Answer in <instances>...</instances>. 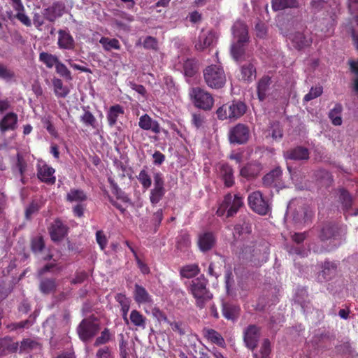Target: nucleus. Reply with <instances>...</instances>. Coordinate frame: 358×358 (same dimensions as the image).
<instances>
[{"label": "nucleus", "mask_w": 358, "mask_h": 358, "mask_svg": "<svg viewBox=\"0 0 358 358\" xmlns=\"http://www.w3.org/2000/svg\"><path fill=\"white\" fill-rule=\"evenodd\" d=\"M217 41L215 33L213 31L204 32L202 31L199 36L198 41L195 43V48L202 51L206 48L213 45Z\"/></svg>", "instance_id": "15"}, {"label": "nucleus", "mask_w": 358, "mask_h": 358, "mask_svg": "<svg viewBox=\"0 0 358 358\" xmlns=\"http://www.w3.org/2000/svg\"><path fill=\"white\" fill-rule=\"evenodd\" d=\"M88 278V274L87 272L83 271L76 272L75 278L72 279L71 283L72 285L81 284Z\"/></svg>", "instance_id": "60"}, {"label": "nucleus", "mask_w": 358, "mask_h": 358, "mask_svg": "<svg viewBox=\"0 0 358 358\" xmlns=\"http://www.w3.org/2000/svg\"><path fill=\"white\" fill-rule=\"evenodd\" d=\"M215 243V237L211 232H205L199 236L198 245L200 250L203 252L210 250Z\"/></svg>", "instance_id": "22"}, {"label": "nucleus", "mask_w": 358, "mask_h": 358, "mask_svg": "<svg viewBox=\"0 0 358 358\" xmlns=\"http://www.w3.org/2000/svg\"><path fill=\"white\" fill-rule=\"evenodd\" d=\"M289 38L291 40L293 46L299 50L310 46L312 43V38L300 31L291 34Z\"/></svg>", "instance_id": "19"}, {"label": "nucleus", "mask_w": 358, "mask_h": 358, "mask_svg": "<svg viewBox=\"0 0 358 358\" xmlns=\"http://www.w3.org/2000/svg\"><path fill=\"white\" fill-rule=\"evenodd\" d=\"M243 205V198L239 194L233 196L231 193H228L224 197L216 213L218 216H222L226 213L227 217H233Z\"/></svg>", "instance_id": "3"}, {"label": "nucleus", "mask_w": 358, "mask_h": 358, "mask_svg": "<svg viewBox=\"0 0 358 358\" xmlns=\"http://www.w3.org/2000/svg\"><path fill=\"white\" fill-rule=\"evenodd\" d=\"M208 280L201 275L192 280L190 291L196 299V305L203 308L206 303L213 298V294L206 288Z\"/></svg>", "instance_id": "1"}, {"label": "nucleus", "mask_w": 358, "mask_h": 358, "mask_svg": "<svg viewBox=\"0 0 358 358\" xmlns=\"http://www.w3.org/2000/svg\"><path fill=\"white\" fill-rule=\"evenodd\" d=\"M99 43L102 45L103 48L107 50L110 51L112 49L119 50L120 46L118 40L115 38L110 39L106 37H102Z\"/></svg>", "instance_id": "49"}, {"label": "nucleus", "mask_w": 358, "mask_h": 358, "mask_svg": "<svg viewBox=\"0 0 358 358\" xmlns=\"http://www.w3.org/2000/svg\"><path fill=\"white\" fill-rule=\"evenodd\" d=\"M100 329L99 320L91 315L80 322L76 331L82 341L88 342L97 334Z\"/></svg>", "instance_id": "2"}, {"label": "nucleus", "mask_w": 358, "mask_h": 358, "mask_svg": "<svg viewBox=\"0 0 358 358\" xmlns=\"http://www.w3.org/2000/svg\"><path fill=\"white\" fill-rule=\"evenodd\" d=\"M189 236L187 234L181 235L177 242V248L181 251L185 250L190 245Z\"/></svg>", "instance_id": "59"}, {"label": "nucleus", "mask_w": 358, "mask_h": 358, "mask_svg": "<svg viewBox=\"0 0 358 358\" xmlns=\"http://www.w3.org/2000/svg\"><path fill=\"white\" fill-rule=\"evenodd\" d=\"M55 169L47 164L38 166L37 176L38 178L42 182L48 185H53L55 183L56 178L53 176Z\"/></svg>", "instance_id": "21"}, {"label": "nucleus", "mask_w": 358, "mask_h": 358, "mask_svg": "<svg viewBox=\"0 0 358 358\" xmlns=\"http://www.w3.org/2000/svg\"><path fill=\"white\" fill-rule=\"evenodd\" d=\"M248 42L234 41L231 46V55L237 62H242L246 59V46Z\"/></svg>", "instance_id": "20"}, {"label": "nucleus", "mask_w": 358, "mask_h": 358, "mask_svg": "<svg viewBox=\"0 0 358 358\" xmlns=\"http://www.w3.org/2000/svg\"><path fill=\"white\" fill-rule=\"evenodd\" d=\"M115 299L121 305V310L122 311V317L127 324L129 323L127 318V313L129 310V300L125 296V295L119 293L115 296Z\"/></svg>", "instance_id": "43"}, {"label": "nucleus", "mask_w": 358, "mask_h": 358, "mask_svg": "<svg viewBox=\"0 0 358 358\" xmlns=\"http://www.w3.org/2000/svg\"><path fill=\"white\" fill-rule=\"evenodd\" d=\"M39 59L49 69L53 66H56L59 62V58L56 55L45 52H42L39 54Z\"/></svg>", "instance_id": "44"}, {"label": "nucleus", "mask_w": 358, "mask_h": 358, "mask_svg": "<svg viewBox=\"0 0 358 358\" xmlns=\"http://www.w3.org/2000/svg\"><path fill=\"white\" fill-rule=\"evenodd\" d=\"M338 264L329 260L324 261L322 264V271L318 273V279L321 281L332 280L338 273Z\"/></svg>", "instance_id": "12"}, {"label": "nucleus", "mask_w": 358, "mask_h": 358, "mask_svg": "<svg viewBox=\"0 0 358 358\" xmlns=\"http://www.w3.org/2000/svg\"><path fill=\"white\" fill-rule=\"evenodd\" d=\"M134 299L138 303H150L152 301L146 289L138 284L135 285Z\"/></svg>", "instance_id": "36"}, {"label": "nucleus", "mask_w": 358, "mask_h": 358, "mask_svg": "<svg viewBox=\"0 0 358 358\" xmlns=\"http://www.w3.org/2000/svg\"><path fill=\"white\" fill-rule=\"evenodd\" d=\"M220 177L226 187H231L234 185V170L228 164H223L220 168Z\"/></svg>", "instance_id": "29"}, {"label": "nucleus", "mask_w": 358, "mask_h": 358, "mask_svg": "<svg viewBox=\"0 0 358 358\" xmlns=\"http://www.w3.org/2000/svg\"><path fill=\"white\" fill-rule=\"evenodd\" d=\"M260 338L259 328L255 324L249 325L244 331L243 341L248 348L254 351Z\"/></svg>", "instance_id": "10"}, {"label": "nucleus", "mask_w": 358, "mask_h": 358, "mask_svg": "<svg viewBox=\"0 0 358 358\" xmlns=\"http://www.w3.org/2000/svg\"><path fill=\"white\" fill-rule=\"evenodd\" d=\"M271 352V342L269 339L263 340L260 349L258 352H253V358H270Z\"/></svg>", "instance_id": "39"}, {"label": "nucleus", "mask_w": 358, "mask_h": 358, "mask_svg": "<svg viewBox=\"0 0 358 358\" xmlns=\"http://www.w3.org/2000/svg\"><path fill=\"white\" fill-rule=\"evenodd\" d=\"M282 171L280 167L271 170L269 173L266 174L263 178V184L269 187H275L281 189L285 187L282 180Z\"/></svg>", "instance_id": "11"}, {"label": "nucleus", "mask_w": 358, "mask_h": 358, "mask_svg": "<svg viewBox=\"0 0 358 358\" xmlns=\"http://www.w3.org/2000/svg\"><path fill=\"white\" fill-rule=\"evenodd\" d=\"M256 70L253 64L248 63L241 66V78L245 81H250L255 76Z\"/></svg>", "instance_id": "47"}, {"label": "nucleus", "mask_w": 358, "mask_h": 358, "mask_svg": "<svg viewBox=\"0 0 358 358\" xmlns=\"http://www.w3.org/2000/svg\"><path fill=\"white\" fill-rule=\"evenodd\" d=\"M110 339V333L108 329L105 328L101 333V335L98 336L94 343V345L97 347L101 345L106 344Z\"/></svg>", "instance_id": "56"}, {"label": "nucleus", "mask_w": 358, "mask_h": 358, "mask_svg": "<svg viewBox=\"0 0 358 358\" xmlns=\"http://www.w3.org/2000/svg\"><path fill=\"white\" fill-rule=\"evenodd\" d=\"M229 110V119L237 120L244 115L247 106L242 101H233L231 104H226Z\"/></svg>", "instance_id": "25"}, {"label": "nucleus", "mask_w": 358, "mask_h": 358, "mask_svg": "<svg viewBox=\"0 0 358 358\" xmlns=\"http://www.w3.org/2000/svg\"><path fill=\"white\" fill-rule=\"evenodd\" d=\"M272 83L271 77L268 76H263L257 83V96L260 101H263L266 98L270 87Z\"/></svg>", "instance_id": "27"}, {"label": "nucleus", "mask_w": 358, "mask_h": 358, "mask_svg": "<svg viewBox=\"0 0 358 358\" xmlns=\"http://www.w3.org/2000/svg\"><path fill=\"white\" fill-rule=\"evenodd\" d=\"M15 77V74L13 71L8 69L6 66L0 64V78L6 80V81H10L14 79Z\"/></svg>", "instance_id": "57"}, {"label": "nucleus", "mask_w": 358, "mask_h": 358, "mask_svg": "<svg viewBox=\"0 0 358 358\" xmlns=\"http://www.w3.org/2000/svg\"><path fill=\"white\" fill-rule=\"evenodd\" d=\"M129 318L134 325L145 329V317H143L138 311L133 310L131 312Z\"/></svg>", "instance_id": "48"}, {"label": "nucleus", "mask_w": 358, "mask_h": 358, "mask_svg": "<svg viewBox=\"0 0 358 358\" xmlns=\"http://www.w3.org/2000/svg\"><path fill=\"white\" fill-rule=\"evenodd\" d=\"M322 94V87H311L309 92L305 95L303 98V101L306 102L310 101L318 96H320Z\"/></svg>", "instance_id": "58"}, {"label": "nucleus", "mask_w": 358, "mask_h": 358, "mask_svg": "<svg viewBox=\"0 0 358 358\" xmlns=\"http://www.w3.org/2000/svg\"><path fill=\"white\" fill-rule=\"evenodd\" d=\"M52 83L54 87V92L58 98H66L68 96L70 90L68 87L63 85L61 79L54 78Z\"/></svg>", "instance_id": "38"}, {"label": "nucleus", "mask_w": 358, "mask_h": 358, "mask_svg": "<svg viewBox=\"0 0 358 358\" xmlns=\"http://www.w3.org/2000/svg\"><path fill=\"white\" fill-rule=\"evenodd\" d=\"M192 124L197 128H200L205 122V117L201 113L192 114Z\"/></svg>", "instance_id": "62"}, {"label": "nucleus", "mask_w": 358, "mask_h": 358, "mask_svg": "<svg viewBox=\"0 0 358 358\" xmlns=\"http://www.w3.org/2000/svg\"><path fill=\"white\" fill-rule=\"evenodd\" d=\"M154 187L150 190V200L152 204L158 203L166 193L164 180L160 172L155 173L153 175Z\"/></svg>", "instance_id": "8"}, {"label": "nucleus", "mask_w": 358, "mask_h": 358, "mask_svg": "<svg viewBox=\"0 0 358 358\" xmlns=\"http://www.w3.org/2000/svg\"><path fill=\"white\" fill-rule=\"evenodd\" d=\"M17 115L15 113H8L0 121V131L3 134L8 130H15L17 127Z\"/></svg>", "instance_id": "26"}, {"label": "nucleus", "mask_w": 358, "mask_h": 358, "mask_svg": "<svg viewBox=\"0 0 358 358\" xmlns=\"http://www.w3.org/2000/svg\"><path fill=\"white\" fill-rule=\"evenodd\" d=\"M250 137V130L247 126L238 124L232 127L229 132V141L231 144H245Z\"/></svg>", "instance_id": "7"}, {"label": "nucleus", "mask_w": 358, "mask_h": 358, "mask_svg": "<svg viewBox=\"0 0 358 358\" xmlns=\"http://www.w3.org/2000/svg\"><path fill=\"white\" fill-rule=\"evenodd\" d=\"M312 216L313 212L309 206L303 204L295 209L292 214V219L296 224H302L309 222Z\"/></svg>", "instance_id": "16"}, {"label": "nucleus", "mask_w": 358, "mask_h": 358, "mask_svg": "<svg viewBox=\"0 0 358 358\" xmlns=\"http://www.w3.org/2000/svg\"><path fill=\"white\" fill-rule=\"evenodd\" d=\"M143 46L146 49L156 50L157 48V41L152 36H147L143 41Z\"/></svg>", "instance_id": "64"}, {"label": "nucleus", "mask_w": 358, "mask_h": 358, "mask_svg": "<svg viewBox=\"0 0 358 358\" xmlns=\"http://www.w3.org/2000/svg\"><path fill=\"white\" fill-rule=\"evenodd\" d=\"M180 273L182 277L191 278L199 273V268L197 264H189L182 267Z\"/></svg>", "instance_id": "45"}, {"label": "nucleus", "mask_w": 358, "mask_h": 358, "mask_svg": "<svg viewBox=\"0 0 358 358\" xmlns=\"http://www.w3.org/2000/svg\"><path fill=\"white\" fill-rule=\"evenodd\" d=\"M314 175L317 181L319 182L322 186L328 187L331 185L333 178L329 171L324 169H319L315 171Z\"/></svg>", "instance_id": "34"}, {"label": "nucleus", "mask_w": 358, "mask_h": 358, "mask_svg": "<svg viewBox=\"0 0 358 358\" xmlns=\"http://www.w3.org/2000/svg\"><path fill=\"white\" fill-rule=\"evenodd\" d=\"M64 10L65 6L63 3L55 1L48 8L43 9L42 14L47 20L52 22L63 15Z\"/></svg>", "instance_id": "14"}, {"label": "nucleus", "mask_w": 358, "mask_h": 358, "mask_svg": "<svg viewBox=\"0 0 358 358\" xmlns=\"http://www.w3.org/2000/svg\"><path fill=\"white\" fill-rule=\"evenodd\" d=\"M327 0H311L310 3V9L311 13L315 15L321 12L327 6Z\"/></svg>", "instance_id": "53"}, {"label": "nucleus", "mask_w": 358, "mask_h": 358, "mask_svg": "<svg viewBox=\"0 0 358 358\" xmlns=\"http://www.w3.org/2000/svg\"><path fill=\"white\" fill-rule=\"evenodd\" d=\"M66 200L69 202L80 203L87 200V196L81 189H71L66 194Z\"/></svg>", "instance_id": "42"}, {"label": "nucleus", "mask_w": 358, "mask_h": 358, "mask_svg": "<svg viewBox=\"0 0 358 358\" xmlns=\"http://www.w3.org/2000/svg\"><path fill=\"white\" fill-rule=\"evenodd\" d=\"M250 228V227H248V224H245L243 225H241V224L236 225L234 227V232H233L234 238L235 239L238 238L241 236V234L243 233L244 231H247V232L249 233Z\"/></svg>", "instance_id": "61"}, {"label": "nucleus", "mask_w": 358, "mask_h": 358, "mask_svg": "<svg viewBox=\"0 0 358 358\" xmlns=\"http://www.w3.org/2000/svg\"><path fill=\"white\" fill-rule=\"evenodd\" d=\"M258 174V171L255 169V166L252 164H248L240 171V175L245 178H254Z\"/></svg>", "instance_id": "52"}, {"label": "nucleus", "mask_w": 358, "mask_h": 358, "mask_svg": "<svg viewBox=\"0 0 358 358\" xmlns=\"http://www.w3.org/2000/svg\"><path fill=\"white\" fill-rule=\"evenodd\" d=\"M42 345L35 340L31 338H24L19 343L18 350L20 354H28L36 349L41 350Z\"/></svg>", "instance_id": "31"}, {"label": "nucleus", "mask_w": 358, "mask_h": 358, "mask_svg": "<svg viewBox=\"0 0 358 358\" xmlns=\"http://www.w3.org/2000/svg\"><path fill=\"white\" fill-rule=\"evenodd\" d=\"M205 81L208 87L215 89L222 88L226 83V76L222 68L211 65L203 71Z\"/></svg>", "instance_id": "4"}, {"label": "nucleus", "mask_w": 358, "mask_h": 358, "mask_svg": "<svg viewBox=\"0 0 358 358\" xmlns=\"http://www.w3.org/2000/svg\"><path fill=\"white\" fill-rule=\"evenodd\" d=\"M248 200L250 208L259 215H265L271 210L268 201L263 198L259 191L251 193Z\"/></svg>", "instance_id": "6"}, {"label": "nucleus", "mask_w": 358, "mask_h": 358, "mask_svg": "<svg viewBox=\"0 0 358 358\" xmlns=\"http://www.w3.org/2000/svg\"><path fill=\"white\" fill-rule=\"evenodd\" d=\"M84 114L80 117L81 121L87 127H92L94 129L97 127V122L95 117L89 110H85Z\"/></svg>", "instance_id": "51"}, {"label": "nucleus", "mask_w": 358, "mask_h": 358, "mask_svg": "<svg viewBox=\"0 0 358 358\" xmlns=\"http://www.w3.org/2000/svg\"><path fill=\"white\" fill-rule=\"evenodd\" d=\"M138 126L142 129L151 130L155 134L160 132L159 124L153 120L148 114H145L139 118Z\"/></svg>", "instance_id": "28"}, {"label": "nucleus", "mask_w": 358, "mask_h": 358, "mask_svg": "<svg viewBox=\"0 0 358 358\" xmlns=\"http://www.w3.org/2000/svg\"><path fill=\"white\" fill-rule=\"evenodd\" d=\"M184 74L187 77H192L197 72L196 62L193 59H187L183 64Z\"/></svg>", "instance_id": "46"}, {"label": "nucleus", "mask_w": 358, "mask_h": 358, "mask_svg": "<svg viewBox=\"0 0 358 358\" xmlns=\"http://www.w3.org/2000/svg\"><path fill=\"white\" fill-rule=\"evenodd\" d=\"M123 113L124 110L120 105L117 104L111 106L107 114V118L109 125L111 127L115 125L119 115Z\"/></svg>", "instance_id": "41"}, {"label": "nucleus", "mask_w": 358, "mask_h": 358, "mask_svg": "<svg viewBox=\"0 0 358 358\" xmlns=\"http://www.w3.org/2000/svg\"><path fill=\"white\" fill-rule=\"evenodd\" d=\"M56 72L62 77L64 78L66 80H71L73 79L71 71L67 67L60 61L55 66Z\"/></svg>", "instance_id": "54"}, {"label": "nucleus", "mask_w": 358, "mask_h": 358, "mask_svg": "<svg viewBox=\"0 0 358 358\" xmlns=\"http://www.w3.org/2000/svg\"><path fill=\"white\" fill-rule=\"evenodd\" d=\"M240 308L238 306L229 303H222V314L227 320H234L239 315Z\"/></svg>", "instance_id": "35"}, {"label": "nucleus", "mask_w": 358, "mask_h": 358, "mask_svg": "<svg viewBox=\"0 0 358 358\" xmlns=\"http://www.w3.org/2000/svg\"><path fill=\"white\" fill-rule=\"evenodd\" d=\"M234 41L249 42L247 25L242 21L237 20L232 27Z\"/></svg>", "instance_id": "18"}, {"label": "nucleus", "mask_w": 358, "mask_h": 358, "mask_svg": "<svg viewBox=\"0 0 358 358\" xmlns=\"http://www.w3.org/2000/svg\"><path fill=\"white\" fill-rule=\"evenodd\" d=\"M310 152L308 148L303 146H296L291 148L284 153V157L287 159L303 161L309 159Z\"/></svg>", "instance_id": "17"}, {"label": "nucleus", "mask_w": 358, "mask_h": 358, "mask_svg": "<svg viewBox=\"0 0 358 358\" xmlns=\"http://www.w3.org/2000/svg\"><path fill=\"white\" fill-rule=\"evenodd\" d=\"M137 178L143 188L148 189L151 186V178L145 169L141 171L139 175L137 176Z\"/></svg>", "instance_id": "55"}, {"label": "nucleus", "mask_w": 358, "mask_h": 358, "mask_svg": "<svg viewBox=\"0 0 358 358\" xmlns=\"http://www.w3.org/2000/svg\"><path fill=\"white\" fill-rule=\"evenodd\" d=\"M58 46L60 49L73 50L75 48V41L70 33L64 29L58 31Z\"/></svg>", "instance_id": "24"}, {"label": "nucleus", "mask_w": 358, "mask_h": 358, "mask_svg": "<svg viewBox=\"0 0 358 358\" xmlns=\"http://www.w3.org/2000/svg\"><path fill=\"white\" fill-rule=\"evenodd\" d=\"M204 336L212 343L223 346L225 344L224 340L220 333L213 329H204L203 330Z\"/></svg>", "instance_id": "37"}, {"label": "nucleus", "mask_w": 358, "mask_h": 358, "mask_svg": "<svg viewBox=\"0 0 358 358\" xmlns=\"http://www.w3.org/2000/svg\"><path fill=\"white\" fill-rule=\"evenodd\" d=\"M57 287V280L54 278H43L38 285L40 292L45 295L55 292Z\"/></svg>", "instance_id": "30"}, {"label": "nucleus", "mask_w": 358, "mask_h": 358, "mask_svg": "<svg viewBox=\"0 0 358 358\" xmlns=\"http://www.w3.org/2000/svg\"><path fill=\"white\" fill-rule=\"evenodd\" d=\"M343 111V106L341 103H337L335 104L333 109L329 113V117L331 120L332 124L335 126H340L342 124L341 113Z\"/></svg>", "instance_id": "40"}, {"label": "nucleus", "mask_w": 358, "mask_h": 358, "mask_svg": "<svg viewBox=\"0 0 358 358\" xmlns=\"http://www.w3.org/2000/svg\"><path fill=\"white\" fill-rule=\"evenodd\" d=\"M190 95L196 108L206 111L211 110L214 99L209 92L200 87H195L192 90Z\"/></svg>", "instance_id": "5"}, {"label": "nucleus", "mask_w": 358, "mask_h": 358, "mask_svg": "<svg viewBox=\"0 0 358 358\" xmlns=\"http://www.w3.org/2000/svg\"><path fill=\"white\" fill-rule=\"evenodd\" d=\"M15 17L27 27H30L31 25V20L27 15H25L24 11H17Z\"/></svg>", "instance_id": "63"}, {"label": "nucleus", "mask_w": 358, "mask_h": 358, "mask_svg": "<svg viewBox=\"0 0 358 358\" xmlns=\"http://www.w3.org/2000/svg\"><path fill=\"white\" fill-rule=\"evenodd\" d=\"M340 236V228L334 222H326L320 229L319 238L322 241L336 239Z\"/></svg>", "instance_id": "13"}, {"label": "nucleus", "mask_w": 358, "mask_h": 358, "mask_svg": "<svg viewBox=\"0 0 358 358\" xmlns=\"http://www.w3.org/2000/svg\"><path fill=\"white\" fill-rule=\"evenodd\" d=\"M45 248V242L42 236H35L31 240V250L34 253L41 252Z\"/></svg>", "instance_id": "50"}, {"label": "nucleus", "mask_w": 358, "mask_h": 358, "mask_svg": "<svg viewBox=\"0 0 358 358\" xmlns=\"http://www.w3.org/2000/svg\"><path fill=\"white\" fill-rule=\"evenodd\" d=\"M272 8L274 11L286 8H296L299 6V0H271Z\"/></svg>", "instance_id": "32"}, {"label": "nucleus", "mask_w": 358, "mask_h": 358, "mask_svg": "<svg viewBox=\"0 0 358 358\" xmlns=\"http://www.w3.org/2000/svg\"><path fill=\"white\" fill-rule=\"evenodd\" d=\"M19 343L15 342L10 337L0 338V358L8 353H15L18 350Z\"/></svg>", "instance_id": "23"}, {"label": "nucleus", "mask_w": 358, "mask_h": 358, "mask_svg": "<svg viewBox=\"0 0 358 358\" xmlns=\"http://www.w3.org/2000/svg\"><path fill=\"white\" fill-rule=\"evenodd\" d=\"M336 194L337 201L341 205L343 212L345 213L350 211L352 208L355 196L343 187H338L336 189Z\"/></svg>", "instance_id": "9"}, {"label": "nucleus", "mask_w": 358, "mask_h": 358, "mask_svg": "<svg viewBox=\"0 0 358 358\" xmlns=\"http://www.w3.org/2000/svg\"><path fill=\"white\" fill-rule=\"evenodd\" d=\"M66 232L67 231L64 225L60 221H56L50 232L51 239L54 242L60 241L64 238Z\"/></svg>", "instance_id": "33"}]
</instances>
